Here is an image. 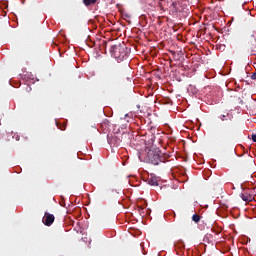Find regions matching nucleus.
Listing matches in <instances>:
<instances>
[{"mask_svg": "<svg viewBox=\"0 0 256 256\" xmlns=\"http://www.w3.org/2000/svg\"><path fill=\"white\" fill-rule=\"evenodd\" d=\"M148 185H152V187H157L159 185V178L157 176L150 174L147 178Z\"/></svg>", "mask_w": 256, "mask_h": 256, "instance_id": "6", "label": "nucleus"}, {"mask_svg": "<svg viewBox=\"0 0 256 256\" xmlns=\"http://www.w3.org/2000/svg\"><path fill=\"white\" fill-rule=\"evenodd\" d=\"M240 197L243 201H246V202H251L253 201L254 197L253 195H251L249 192L247 191H244L240 194Z\"/></svg>", "mask_w": 256, "mask_h": 256, "instance_id": "7", "label": "nucleus"}, {"mask_svg": "<svg viewBox=\"0 0 256 256\" xmlns=\"http://www.w3.org/2000/svg\"><path fill=\"white\" fill-rule=\"evenodd\" d=\"M165 0H158V7L160 8V11H165V7H163V2Z\"/></svg>", "mask_w": 256, "mask_h": 256, "instance_id": "11", "label": "nucleus"}, {"mask_svg": "<svg viewBox=\"0 0 256 256\" xmlns=\"http://www.w3.org/2000/svg\"><path fill=\"white\" fill-rule=\"evenodd\" d=\"M43 223L46 225V227H51L53 223H55V216L53 214H50L49 212H45Z\"/></svg>", "mask_w": 256, "mask_h": 256, "instance_id": "5", "label": "nucleus"}, {"mask_svg": "<svg viewBox=\"0 0 256 256\" xmlns=\"http://www.w3.org/2000/svg\"><path fill=\"white\" fill-rule=\"evenodd\" d=\"M192 221H194V223H199V221H201V216H199L198 214H194L192 216Z\"/></svg>", "mask_w": 256, "mask_h": 256, "instance_id": "10", "label": "nucleus"}, {"mask_svg": "<svg viewBox=\"0 0 256 256\" xmlns=\"http://www.w3.org/2000/svg\"><path fill=\"white\" fill-rule=\"evenodd\" d=\"M252 141L256 143V134H252Z\"/></svg>", "mask_w": 256, "mask_h": 256, "instance_id": "12", "label": "nucleus"}, {"mask_svg": "<svg viewBox=\"0 0 256 256\" xmlns=\"http://www.w3.org/2000/svg\"><path fill=\"white\" fill-rule=\"evenodd\" d=\"M83 3L86 7H90V5H95V3H97V0H83Z\"/></svg>", "mask_w": 256, "mask_h": 256, "instance_id": "9", "label": "nucleus"}, {"mask_svg": "<svg viewBox=\"0 0 256 256\" xmlns=\"http://www.w3.org/2000/svg\"><path fill=\"white\" fill-rule=\"evenodd\" d=\"M147 157H148L149 163H151L152 165H159V163H165L171 156L159 150L158 151L149 150Z\"/></svg>", "mask_w": 256, "mask_h": 256, "instance_id": "2", "label": "nucleus"}, {"mask_svg": "<svg viewBox=\"0 0 256 256\" xmlns=\"http://www.w3.org/2000/svg\"><path fill=\"white\" fill-rule=\"evenodd\" d=\"M119 77H121V67L119 65L111 66L106 75L107 85L115 87L119 83Z\"/></svg>", "mask_w": 256, "mask_h": 256, "instance_id": "1", "label": "nucleus"}, {"mask_svg": "<svg viewBox=\"0 0 256 256\" xmlns=\"http://www.w3.org/2000/svg\"><path fill=\"white\" fill-rule=\"evenodd\" d=\"M225 117H226L225 115H221V116H220V119H221L222 121H225Z\"/></svg>", "mask_w": 256, "mask_h": 256, "instance_id": "13", "label": "nucleus"}, {"mask_svg": "<svg viewBox=\"0 0 256 256\" xmlns=\"http://www.w3.org/2000/svg\"><path fill=\"white\" fill-rule=\"evenodd\" d=\"M108 143L112 147H119V145H121V134L108 135Z\"/></svg>", "mask_w": 256, "mask_h": 256, "instance_id": "4", "label": "nucleus"}, {"mask_svg": "<svg viewBox=\"0 0 256 256\" xmlns=\"http://www.w3.org/2000/svg\"><path fill=\"white\" fill-rule=\"evenodd\" d=\"M110 53L111 56L115 57V59H117L118 61H123V59L127 57L129 49L127 48V46H125V44H118L111 46Z\"/></svg>", "mask_w": 256, "mask_h": 256, "instance_id": "3", "label": "nucleus"}, {"mask_svg": "<svg viewBox=\"0 0 256 256\" xmlns=\"http://www.w3.org/2000/svg\"><path fill=\"white\" fill-rule=\"evenodd\" d=\"M100 127L103 131V133H107L109 131V122L108 120H104L101 124Z\"/></svg>", "mask_w": 256, "mask_h": 256, "instance_id": "8", "label": "nucleus"}]
</instances>
